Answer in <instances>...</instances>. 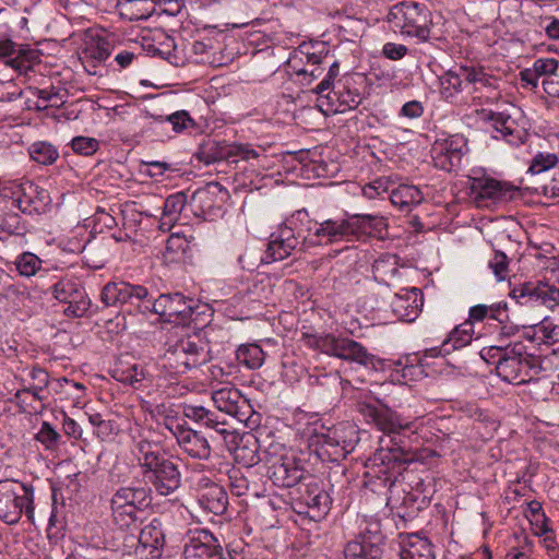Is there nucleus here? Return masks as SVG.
Listing matches in <instances>:
<instances>
[{"label":"nucleus","mask_w":559,"mask_h":559,"mask_svg":"<svg viewBox=\"0 0 559 559\" xmlns=\"http://www.w3.org/2000/svg\"><path fill=\"white\" fill-rule=\"evenodd\" d=\"M386 20L391 29L416 43H429L432 36V12L425 3L401 1L390 8Z\"/></svg>","instance_id":"nucleus-1"},{"label":"nucleus","mask_w":559,"mask_h":559,"mask_svg":"<svg viewBox=\"0 0 559 559\" xmlns=\"http://www.w3.org/2000/svg\"><path fill=\"white\" fill-rule=\"evenodd\" d=\"M540 370L538 359L527 353L523 342L506 346L504 356L498 362L497 374L506 382L521 384L531 381Z\"/></svg>","instance_id":"nucleus-2"},{"label":"nucleus","mask_w":559,"mask_h":559,"mask_svg":"<svg viewBox=\"0 0 559 559\" xmlns=\"http://www.w3.org/2000/svg\"><path fill=\"white\" fill-rule=\"evenodd\" d=\"M102 301L107 306H123L129 313H152L154 297L148 289L139 284L128 282H109L100 295Z\"/></svg>","instance_id":"nucleus-3"},{"label":"nucleus","mask_w":559,"mask_h":559,"mask_svg":"<svg viewBox=\"0 0 559 559\" xmlns=\"http://www.w3.org/2000/svg\"><path fill=\"white\" fill-rule=\"evenodd\" d=\"M34 490L15 480L0 481V519L7 524H16L25 512L34 521Z\"/></svg>","instance_id":"nucleus-4"},{"label":"nucleus","mask_w":559,"mask_h":559,"mask_svg":"<svg viewBox=\"0 0 559 559\" xmlns=\"http://www.w3.org/2000/svg\"><path fill=\"white\" fill-rule=\"evenodd\" d=\"M150 504L148 492L144 487H121L110 499L112 522L120 530L136 525L139 513Z\"/></svg>","instance_id":"nucleus-5"},{"label":"nucleus","mask_w":559,"mask_h":559,"mask_svg":"<svg viewBox=\"0 0 559 559\" xmlns=\"http://www.w3.org/2000/svg\"><path fill=\"white\" fill-rule=\"evenodd\" d=\"M227 421H209L207 430H213L222 436L229 452L234 453L235 459L246 466H253L259 463L258 441L250 431H239L238 429L226 428Z\"/></svg>","instance_id":"nucleus-6"},{"label":"nucleus","mask_w":559,"mask_h":559,"mask_svg":"<svg viewBox=\"0 0 559 559\" xmlns=\"http://www.w3.org/2000/svg\"><path fill=\"white\" fill-rule=\"evenodd\" d=\"M207 361V353L190 340H181L169 347L163 357V367L173 374H181Z\"/></svg>","instance_id":"nucleus-7"},{"label":"nucleus","mask_w":559,"mask_h":559,"mask_svg":"<svg viewBox=\"0 0 559 559\" xmlns=\"http://www.w3.org/2000/svg\"><path fill=\"white\" fill-rule=\"evenodd\" d=\"M294 509L299 514H307L313 521H320L330 511L332 500L319 481L311 478L297 489Z\"/></svg>","instance_id":"nucleus-8"},{"label":"nucleus","mask_w":559,"mask_h":559,"mask_svg":"<svg viewBox=\"0 0 559 559\" xmlns=\"http://www.w3.org/2000/svg\"><path fill=\"white\" fill-rule=\"evenodd\" d=\"M469 197L478 207H488L513 198L515 189L488 176L468 178Z\"/></svg>","instance_id":"nucleus-9"},{"label":"nucleus","mask_w":559,"mask_h":559,"mask_svg":"<svg viewBox=\"0 0 559 559\" xmlns=\"http://www.w3.org/2000/svg\"><path fill=\"white\" fill-rule=\"evenodd\" d=\"M52 296L60 302L67 304L66 316L80 318L90 307V299L84 287L74 278L64 277L51 286Z\"/></svg>","instance_id":"nucleus-10"},{"label":"nucleus","mask_w":559,"mask_h":559,"mask_svg":"<svg viewBox=\"0 0 559 559\" xmlns=\"http://www.w3.org/2000/svg\"><path fill=\"white\" fill-rule=\"evenodd\" d=\"M466 152L467 141L461 134L436 140L431 150L435 166L449 173L460 167Z\"/></svg>","instance_id":"nucleus-11"},{"label":"nucleus","mask_w":559,"mask_h":559,"mask_svg":"<svg viewBox=\"0 0 559 559\" xmlns=\"http://www.w3.org/2000/svg\"><path fill=\"white\" fill-rule=\"evenodd\" d=\"M195 307L197 301L193 298H187L180 293L162 294L154 298L152 313L164 317L168 321L173 319L188 320Z\"/></svg>","instance_id":"nucleus-12"},{"label":"nucleus","mask_w":559,"mask_h":559,"mask_svg":"<svg viewBox=\"0 0 559 559\" xmlns=\"http://www.w3.org/2000/svg\"><path fill=\"white\" fill-rule=\"evenodd\" d=\"M177 421H133L129 426L130 436L135 447L151 445V449L160 447L164 439L175 435Z\"/></svg>","instance_id":"nucleus-13"},{"label":"nucleus","mask_w":559,"mask_h":559,"mask_svg":"<svg viewBox=\"0 0 559 559\" xmlns=\"http://www.w3.org/2000/svg\"><path fill=\"white\" fill-rule=\"evenodd\" d=\"M185 559H225L218 539L206 530L193 532L185 545Z\"/></svg>","instance_id":"nucleus-14"},{"label":"nucleus","mask_w":559,"mask_h":559,"mask_svg":"<svg viewBox=\"0 0 559 559\" xmlns=\"http://www.w3.org/2000/svg\"><path fill=\"white\" fill-rule=\"evenodd\" d=\"M15 206L24 214H40L48 205L49 197L46 190L39 189L32 181L20 183L13 192Z\"/></svg>","instance_id":"nucleus-15"},{"label":"nucleus","mask_w":559,"mask_h":559,"mask_svg":"<svg viewBox=\"0 0 559 559\" xmlns=\"http://www.w3.org/2000/svg\"><path fill=\"white\" fill-rule=\"evenodd\" d=\"M299 245L294 229L288 226L280 227L271 235L267 248L260 261L270 264L288 258Z\"/></svg>","instance_id":"nucleus-16"},{"label":"nucleus","mask_w":559,"mask_h":559,"mask_svg":"<svg viewBox=\"0 0 559 559\" xmlns=\"http://www.w3.org/2000/svg\"><path fill=\"white\" fill-rule=\"evenodd\" d=\"M198 502L204 510L221 515L227 510V492L222 486L202 476L198 481Z\"/></svg>","instance_id":"nucleus-17"},{"label":"nucleus","mask_w":559,"mask_h":559,"mask_svg":"<svg viewBox=\"0 0 559 559\" xmlns=\"http://www.w3.org/2000/svg\"><path fill=\"white\" fill-rule=\"evenodd\" d=\"M355 225L353 215L342 219H325L316 224L313 235L319 241L325 243L338 242L342 240L350 241L355 239Z\"/></svg>","instance_id":"nucleus-18"},{"label":"nucleus","mask_w":559,"mask_h":559,"mask_svg":"<svg viewBox=\"0 0 559 559\" xmlns=\"http://www.w3.org/2000/svg\"><path fill=\"white\" fill-rule=\"evenodd\" d=\"M270 479L278 487H294L304 479L305 471L294 457L282 456L267 471Z\"/></svg>","instance_id":"nucleus-19"},{"label":"nucleus","mask_w":559,"mask_h":559,"mask_svg":"<svg viewBox=\"0 0 559 559\" xmlns=\"http://www.w3.org/2000/svg\"><path fill=\"white\" fill-rule=\"evenodd\" d=\"M175 428L174 437L185 452L195 459H207L210 456L211 448L206 436L202 431L185 427L178 421Z\"/></svg>","instance_id":"nucleus-20"},{"label":"nucleus","mask_w":559,"mask_h":559,"mask_svg":"<svg viewBox=\"0 0 559 559\" xmlns=\"http://www.w3.org/2000/svg\"><path fill=\"white\" fill-rule=\"evenodd\" d=\"M481 119L489 121L492 128L499 132L502 138L512 145L524 143L525 133L519 128L515 119L504 111L483 110Z\"/></svg>","instance_id":"nucleus-21"},{"label":"nucleus","mask_w":559,"mask_h":559,"mask_svg":"<svg viewBox=\"0 0 559 559\" xmlns=\"http://www.w3.org/2000/svg\"><path fill=\"white\" fill-rule=\"evenodd\" d=\"M381 540L380 534H360L346 545L345 559H382Z\"/></svg>","instance_id":"nucleus-22"},{"label":"nucleus","mask_w":559,"mask_h":559,"mask_svg":"<svg viewBox=\"0 0 559 559\" xmlns=\"http://www.w3.org/2000/svg\"><path fill=\"white\" fill-rule=\"evenodd\" d=\"M423 298L418 288H412L404 294H396L391 301L394 316L402 321L413 322L420 312Z\"/></svg>","instance_id":"nucleus-23"},{"label":"nucleus","mask_w":559,"mask_h":559,"mask_svg":"<svg viewBox=\"0 0 559 559\" xmlns=\"http://www.w3.org/2000/svg\"><path fill=\"white\" fill-rule=\"evenodd\" d=\"M259 156L258 151L248 144H233L217 146L216 144L205 147L201 152V159L206 164L215 163L217 160L229 159L231 157H240L241 159H251Z\"/></svg>","instance_id":"nucleus-24"},{"label":"nucleus","mask_w":559,"mask_h":559,"mask_svg":"<svg viewBox=\"0 0 559 559\" xmlns=\"http://www.w3.org/2000/svg\"><path fill=\"white\" fill-rule=\"evenodd\" d=\"M399 559H436L432 544L418 534L400 535Z\"/></svg>","instance_id":"nucleus-25"},{"label":"nucleus","mask_w":559,"mask_h":559,"mask_svg":"<svg viewBox=\"0 0 559 559\" xmlns=\"http://www.w3.org/2000/svg\"><path fill=\"white\" fill-rule=\"evenodd\" d=\"M133 453L143 468L144 477L150 481L159 472V468L167 463L170 459L162 452L160 447L140 445L134 447Z\"/></svg>","instance_id":"nucleus-26"},{"label":"nucleus","mask_w":559,"mask_h":559,"mask_svg":"<svg viewBox=\"0 0 559 559\" xmlns=\"http://www.w3.org/2000/svg\"><path fill=\"white\" fill-rule=\"evenodd\" d=\"M378 429L381 430L390 441L402 450L411 448L416 437V428H413L411 421L404 425L401 421H374Z\"/></svg>","instance_id":"nucleus-27"},{"label":"nucleus","mask_w":559,"mask_h":559,"mask_svg":"<svg viewBox=\"0 0 559 559\" xmlns=\"http://www.w3.org/2000/svg\"><path fill=\"white\" fill-rule=\"evenodd\" d=\"M305 428L301 430V438L306 439L310 444L316 445H338L345 439L338 433L336 426L325 427L319 425V421H306Z\"/></svg>","instance_id":"nucleus-28"},{"label":"nucleus","mask_w":559,"mask_h":559,"mask_svg":"<svg viewBox=\"0 0 559 559\" xmlns=\"http://www.w3.org/2000/svg\"><path fill=\"white\" fill-rule=\"evenodd\" d=\"M355 227V239L359 240L362 237H376L383 239L388 236L386 219L381 215L372 214H355L353 215Z\"/></svg>","instance_id":"nucleus-29"},{"label":"nucleus","mask_w":559,"mask_h":559,"mask_svg":"<svg viewBox=\"0 0 559 559\" xmlns=\"http://www.w3.org/2000/svg\"><path fill=\"white\" fill-rule=\"evenodd\" d=\"M401 262L394 253L380 254L372 264V274L377 282L391 285L401 277Z\"/></svg>","instance_id":"nucleus-30"},{"label":"nucleus","mask_w":559,"mask_h":559,"mask_svg":"<svg viewBox=\"0 0 559 559\" xmlns=\"http://www.w3.org/2000/svg\"><path fill=\"white\" fill-rule=\"evenodd\" d=\"M111 376L114 379L123 384L139 389L142 386L143 381L146 379L147 372L141 364H131L128 361L119 360L111 369Z\"/></svg>","instance_id":"nucleus-31"},{"label":"nucleus","mask_w":559,"mask_h":559,"mask_svg":"<svg viewBox=\"0 0 559 559\" xmlns=\"http://www.w3.org/2000/svg\"><path fill=\"white\" fill-rule=\"evenodd\" d=\"M181 476L177 465L169 460L164 463L159 472L150 480L156 491L162 496H168L180 486Z\"/></svg>","instance_id":"nucleus-32"},{"label":"nucleus","mask_w":559,"mask_h":559,"mask_svg":"<svg viewBox=\"0 0 559 559\" xmlns=\"http://www.w3.org/2000/svg\"><path fill=\"white\" fill-rule=\"evenodd\" d=\"M138 539L143 548L151 549L150 552L153 557L159 556V551L165 545V534L160 520L153 519L141 530Z\"/></svg>","instance_id":"nucleus-33"},{"label":"nucleus","mask_w":559,"mask_h":559,"mask_svg":"<svg viewBox=\"0 0 559 559\" xmlns=\"http://www.w3.org/2000/svg\"><path fill=\"white\" fill-rule=\"evenodd\" d=\"M156 0H117L120 15L129 21L148 19L155 11Z\"/></svg>","instance_id":"nucleus-34"},{"label":"nucleus","mask_w":559,"mask_h":559,"mask_svg":"<svg viewBox=\"0 0 559 559\" xmlns=\"http://www.w3.org/2000/svg\"><path fill=\"white\" fill-rule=\"evenodd\" d=\"M423 194L415 186L401 185L390 191L391 203L401 211H409L423 201Z\"/></svg>","instance_id":"nucleus-35"},{"label":"nucleus","mask_w":559,"mask_h":559,"mask_svg":"<svg viewBox=\"0 0 559 559\" xmlns=\"http://www.w3.org/2000/svg\"><path fill=\"white\" fill-rule=\"evenodd\" d=\"M228 198V191L218 182H210L204 188L193 193V201L200 204L201 209L211 211L215 201L224 202Z\"/></svg>","instance_id":"nucleus-36"},{"label":"nucleus","mask_w":559,"mask_h":559,"mask_svg":"<svg viewBox=\"0 0 559 559\" xmlns=\"http://www.w3.org/2000/svg\"><path fill=\"white\" fill-rule=\"evenodd\" d=\"M110 55L109 43L103 37H92L85 43L82 50V60L85 63H93L96 68L97 63L104 62Z\"/></svg>","instance_id":"nucleus-37"},{"label":"nucleus","mask_w":559,"mask_h":559,"mask_svg":"<svg viewBox=\"0 0 559 559\" xmlns=\"http://www.w3.org/2000/svg\"><path fill=\"white\" fill-rule=\"evenodd\" d=\"M27 382L24 389L17 392V396L22 393H32V395L41 401L44 395L41 394L44 390L48 386L49 376L48 372L40 367H33L27 372V379H24Z\"/></svg>","instance_id":"nucleus-38"},{"label":"nucleus","mask_w":559,"mask_h":559,"mask_svg":"<svg viewBox=\"0 0 559 559\" xmlns=\"http://www.w3.org/2000/svg\"><path fill=\"white\" fill-rule=\"evenodd\" d=\"M338 353L337 358L365 366L368 365L370 360V355L367 349L360 343L347 337L342 338Z\"/></svg>","instance_id":"nucleus-39"},{"label":"nucleus","mask_w":559,"mask_h":559,"mask_svg":"<svg viewBox=\"0 0 559 559\" xmlns=\"http://www.w3.org/2000/svg\"><path fill=\"white\" fill-rule=\"evenodd\" d=\"M38 61L37 52L33 49L20 46L15 57L5 61V66L11 67L21 75H27L33 71V64Z\"/></svg>","instance_id":"nucleus-40"},{"label":"nucleus","mask_w":559,"mask_h":559,"mask_svg":"<svg viewBox=\"0 0 559 559\" xmlns=\"http://www.w3.org/2000/svg\"><path fill=\"white\" fill-rule=\"evenodd\" d=\"M473 335L474 326L471 324V322L464 321L463 323L455 326V329L450 333L449 337L442 343L443 350L449 353V345H451L453 349H459L466 346L472 341Z\"/></svg>","instance_id":"nucleus-41"},{"label":"nucleus","mask_w":559,"mask_h":559,"mask_svg":"<svg viewBox=\"0 0 559 559\" xmlns=\"http://www.w3.org/2000/svg\"><path fill=\"white\" fill-rule=\"evenodd\" d=\"M545 289L536 287L532 283H524L511 289L510 296L520 305L535 304L544 300Z\"/></svg>","instance_id":"nucleus-42"},{"label":"nucleus","mask_w":559,"mask_h":559,"mask_svg":"<svg viewBox=\"0 0 559 559\" xmlns=\"http://www.w3.org/2000/svg\"><path fill=\"white\" fill-rule=\"evenodd\" d=\"M358 412L371 419H392L393 412L390 406L378 399H367L357 404Z\"/></svg>","instance_id":"nucleus-43"},{"label":"nucleus","mask_w":559,"mask_h":559,"mask_svg":"<svg viewBox=\"0 0 559 559\" xmlns=\"http://www.w3.org/2000/svg\"><path fill=\"white\" fill-rule=\"evenodd\" d=\"M239 364L249 369L260 368L265 359L263 349L258 344L241 345L236 353Z\"/></svg>","instance_id":"nucleus-44"},{"label":"nucleus","mask_w":559,"mask_h":559,"mask_svg":"<svg viewBox=\"0 0 559 559\" xmlns=\"http://www.w3.org/2000/svg\"><path fill=\"white\" fill-rule=\"evenodd\" d=\"M326 98L340 102V107L335 109L336 111L356 108L361 100L360 94L357 91L347 90L346 86L341 83L337 84V90L333 87L332 92L326 93Z\"/></svg>","instance_id":"nucleus-45"},{"label":"nucleus","mask_w":559,"mask_h":559,"mask_svg":"<svg viewBox=\"0 0 559 559\" xmlns=\"http://www.w3.org/2000/svg\"><path fill=\"white\" fill-rule=\"evenodd\" d=\"M28 153L34 162L45 166L53 164L59 157L58 150L52 144L43 141L33 143Z\"/></svg>","instance_id":"nucleus-46"},{"label":"nucleus","mask_w":559,"mask_h":559,"mask_svg":"<svg viewBox=\"0 0 559 559\" xmlns=\"http://www.w3.org/2000/svg\"><path fill=\"white\" fill-rule=\"evenodd\" d=\"M43 261L33 252L24 251L14 261L15 270L23 277H32L41 269Z\"/></svg>","instance_id":"nucleus-47"},{"label":"nucleus","mask_w":559,"mask_h":559,"mask_svg":"<svg viewBox=\"0 0 559 559\" xmlns=\"http://www.w3.org/2000/svg\"><path fill=\"white\" fill-rule=\"evenodd\" d=\"M186 205V195L185 193L178 192L169 195L163 205V216L162 219H165L163 224H170L175 221L183 210Z\"/></svg>","instance_id":"nucleus-48"},{"label":"nucleus","mask_w":559,"mask_h":559,"mask_svg":"<svg viewBox=\"0 0 559 559\" xmlns=\"http://www.w3.org/2000/svg\"><path fill=\"white\" fill-rule=\"evenodd\" d=\"M463 83L460 68L457 71L449 70L440 78L441 94L444 97H451L463 90Z\"/></svg>","instance_id":"nucleus-49"},{"label":"nucleus","mask_w":559,"mask_h":559,"mask_svg":"<svg viewBox=\"0 0 559 559\" xmlns=\"http://www.w3.org/2000/svg\"><path fill=\"white\" fill-rule=\"evenodd\" d=\"M449 407L453 409L454 413L442 415L440 416V419H450L452 417L456 419H464L481 416L480 408L474 403L454 401L449 403Z\"/></svg>","instance_id":"nucleus-50"},{"label":"nucleus","mask_w":559,"mask_h":559,"mask_svg":"<svg viewBox=\"0 0 559 559\" xmlns=\"http://www.w3.org/2000/svg\"><path fill=\"white\" fill-rule=\"evenodd\" d=\"M557 163L558 156L556 154L539 152L533 157L528 171L533 175H537L555 167Z\"/></svg>","instance_id":"nucleus-51"},{"label":"nucleus","mask_w":559,"mask_h":559,"mask_svg":"<svg viewBox=\"0 0 559 559\" xmlns=\"http://www.w3.org/2000/svg\"><path fill=\"white\" fill-rule=\"evenodd\" d=\"M487 320H493L502 324V333L510 334V331H507L506 323L509 321V309L507 301H499L491 305H487Z\"/></svg>","instance_id":"nucleus-52"},{"label":"nucleus","mask_w":559,"mask_h":559,"mask_svg":"<svg viewBox=\"0 0 559 559\" xmlns=\"http://www.w3.org/2000/svg\"><path fill=\"white\" fill-rule=\"evenodd\" d=\"M489 267L498 281H504L509 275V259L502 251H495L488 262Z\"/></svg>","instance_id":"nucleus-53"},{"label":"nucleus","mask_w":559,"mask_h":559,"mask_svg":"<svg viewBox=\"0 0 559 559\" xmlns=\"http://www.w3.org/2000/svg\"><path fill=\"white\" fill-rule=\"evenodd\" d=\"M165 121L171 126L176 133H181L194 127V120L186 110H179L167 116Z\"/></svg>","instance_id":"nucleus-54"},{"label":"nucleus","mask_w":559,"mask_h":559,"mask_svg":"<svg viewBox=\"0 0 559 559\" xmlns=\"http://www.w3.org/2000/svg\"><path fill=\"white\" fill-rule=\"evenodd\" d=\"M71 146L75 153L90 156L99 148V141L90 136H75L71 141Z\"/></svg>","instance_id":"nucleus-55"},{"label":"nucleus","mask_w":559,"mask_h":559,"mask_svg":"<svg viewBox=\"0 0 559 559\" xmlns=\"http://www.w3.org/2000/svg\"><path fill=\"white\" fill-rule=\"evenodd\" d=\"M461 75H463L466 83H480L484 86L490 85L491 76L488 75L481 68H474L461 66Z\"/></svg>","instance_id":"nucleus-56"},{"label":"nucleus","mask_w":559,"mask_h":559,"mask_svg":"<svg viewBox=\"0 0 559 559\" xmlns=\"http://www.w3.org/2000/svg\"><path fill=\"white\" fill-rule=\"evenodd\" d=\"M93 431L103 440H111L121 430L118 421H88Z\"/></svg>","instance_id":"nucleus-57"},{"label":"nucleus","mask_w":559,"mask_h":559,"mask_svg":"<svg viewBox=\"0 0 559 559\" xmlns=\"http://www.w3.org/2000/svg\"><path fill=\"white\" fill-rule=\"evenodd\" d=\"M59 437L57 430L48 421H43L40 430L35 435V439L47 450L53 449L57 445Z\"/></svg>","instance_id":"nucleus-58"},{"label":"nucleus","mask_w":559,"mask_h":559,"mask_svg":"<svg viewBox=\"0 0 559 559\" xmlns=\"http://www.w3.org/2000/svg\"><path fill=\"white\" fill-rule=\"evenodd\" d=\"M390 191V181L385 177L378 178L362 188V194L367 199H376Z\"/></svg>","instance_id":"nucleus-59"},{"label":"nucleus","mask_w":559,"mask_h":559,"mask_svg":"<svg viewBox=\"0 0 559 559\" xmlns=\"http://www.w3.org/2000/svg\"><path fill=\"white\" fill-rule=\"evenodd\" d=\"M229 487L233 495L241 497L249 490V481L239 469H233L229 474Z\"/></svg>","instance_id":"nucleus-60"},{"label":"nucleus","mask_w":559,"mask_h":559,"mask_svg":"<svg viewBox=\"0 0 559 559\" xmlns=\"http://www.w3.org/2000/svg\"><path fill=\"white\" fill-rule=\"evenodd\" d=\"M408 53L407 46L403 44H396V43H385L382 47V55L392 61H397L403 59Z\"/></svg>","instance_id":"nucleus-61"},{"label":"nucleus","mask_w":559,"mask_h":559,"mask_svg":"<svg viewBox=\"0 0 559 559\" xmlns=\"http://www.w3.org/2000/svg\"><path fill=\"white\" fill-rule=\"evenodd\" d=\"M342 338L343 337H336L334 335L329 334L322 337L319 341L318 345L322 353L330 356L338 357V348L341 346Z\"/></svg>","instance_id":"nucleus-62"},{"label":"nucleus","mask_w":559,"mask_h":559,"mask_svg":"<svg viewBox=\"0 0 559 559\" xmlns=\"http://www.w3.org/2000/svg\"><path fill=\"white\" fill-rule=\"evenodd\" d=\"M506 346H489L480 350V357L488 364L498 366L504 356Z\"/></svg>","instance_id":"nucleus-63"},{"label":"nucleus","mask_w":559,"mask_h":559,"mask_svg":"<svg viewBox=\"0 0 559 559\" xmlns=\"http://www.w3.org/2000/svg\"><path fill=\"white\" fill-rule=\"evenodd\" d=\"M424 114V106L418 100H409L405 103L401 110L400 116L408 119H416L421 117Z\"/></svg>","instance_id":"nucleus-64"}]
</instances>
